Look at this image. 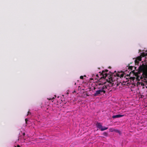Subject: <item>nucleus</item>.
<instances>
[{"label":"nucleus","mask_w":147,"mask_h":147,"mask_svg":"<svg viewBox=\"0 0 147 147\" xmlns=\"http://www.w3.org/2000/svg\"><path fill=\"white\" fill-rule=\"evenodd\" d=\"M100 86L97 87V88L99 89L96 91V92L93 95L94 96H100L106 92L105 90L107 88L106 86L101 84H99V86Z\"/></svg>","instance_id":"nucleus-1"},{"label":"nucleus","mask_w":147,"mask_h":147,"mask_svg":"<svg viewBox=\"0 0 147 147\" xmlns=\"http://www.w3.org/2000/svg\"><path fill=\"white\" fill-rule=\"evenodd\" d=\"M108 70L106 69L105 70V71H103L102 72V73H101V74L102 75L103 77H102L105 79V78L107 76L108 74L105 73V72H108Z\"/></svg>","instance_id":"nucleus-2"},{"label":"nucleus","mask_w":147,"mask_h":147,"mask_svg":"<svg viewBox=\"0 0 147 147\" xmlns=\"http://www.w3.org/2000/svg\"><path fill=\"white\" fill-rule=\"evenodd\" d=\"M96 127L98 128L100 130H101L102 127V124L100 123L97 122L96 123Z\"/></svg>","instance_id":"nucleus-3"},{"label":"nucleus","mask_w":147,"mask_h":147,"mask_svg":"<svg viewBox=\"0 0 147 147\" xmlns=\"http://www.w3.org/2000/svg\"><path fill=\"white\" fill-rule=\"evenodd\" d=\"M124 116L123 115H113L112 116V117L113 118H120Z\"/></svg>","instance_id":"nucleus-4"},{"label":"nucleus","mask_w":147,"mask_h":147,"mask_svg":"<svg viewBox=\"0 0 147 147\" xmlns=\"http://www.w3.org/2000/svg\"><path fill=\"white\" fill-rule=\"evenodd\" d=\"M142 60V58L141 56L138 57L135 61L136 63H138V61H140Z\"/></svg>","instance_id":"nucleus-5"},{"label":"nucleus","mask_w":147,"mask_h":147,"mask_svg":"<svg viewBox=\"0 0 147 147\" xmlns=\"http://www.w3.org/2000/svg\"><path fill=\"white\" fill-rule=\"evenodd\" d=\"M108 128V127H102L100 130L101 131H104V130H106Z\"/></svg>","instance_id":"nucleus-6"},{"label":"nucleus","mask_w":147,"mask_h":147,"mask_svg":"<svg viewBox=\"0 0 147 147\" xmlns=\"http://www.w3.org/2000/svg\"><path fill=\"white\" fill-rule=\"evenodd\" d=\"M124 75V74L122 73V72H121V74L120 75V78H123Z\"/></svg>","instance_id":"nucleus-7"},{"label":"nucleus","mask_w":147,"mask_h":147,"mask_svg":"<svg viewBox=\"0 0 147 147\" xmlns=\"http://www.w3.org/2000/svg\"><path fill=\"white\" fill-rule=\"evenodd\" d=\"M129 64L128 65V66H129L128 68H129V69H130V70H131L133 69L132 68H133V67L132 66H129Z\"/></svg>","instance_id":"nucleus-8"},{"label":"nucleus","mask_w":147,"mask_h":147,"mask_svg":"<svg viewBox=\"0 0 147 147\" xmlns=\"http://www.w3.org/2000/svg\"><path fill=\"white\" fill-rule=\"evenodd\" d=\"M121 74V72H118L117 74V77H120V75Z\"/></svg>","instance_id":"nucleus-9"},{"label":"nucleus","mask_w":147,"mask_h":147,"mask_svg":"<svg viewBox=\"0 0 147 147\" xmlns=\"http://www.w3.org/2000/svg\"><path fill=\"white\" fill-rule=\"evenodd\" d=\"M141 56H142V57H144V56H145V53H142L141 54Z\"/></svg>","instance_id":"nucleus-10"},{"label":"nucleus","mask_w":147,"mask_h":147,"mask_svg":"<svg viewBox=\"0 0 147 147\" xmlns=\"http://www.w3.org/2000/svg\"><path fill=\"white\" fill-rule=\"evenodd\" d=\"M105 136H107V134L106 132H104L103 134Z\"/></svg>","instance_id":"nucleus-11"},{"label":"nucleus","mask_w":147,"mask_h":147,"mask_svg":"<svg viewBox=\"0 0 147 147\" xmlns=\"http://www.w3.org/2000/svg\"><path fill=\"white\" fill-rule=\"evenodd\" d=\"M55 98L54 97H53V98H48V99H49V100H52L53 99H54Z\"/></svg>","instance_id":"nucleus-12"},{"label":"nucleus","mask_w":147,"mask_h":147,"mask_svg":"<svg viewBox=\"0 0 147 147\" xmlns=\"http://www.w3.org/2000/svg\"><path fill=\"white\" fill-rule=\"evenodd\" d=\"M80 78L81 79H84V77L83 76H81L80 77Z\"/></svg>","instance_id":"nucleus-13"},{"label":"nucleus","mask_w":147,"mask_h":147,"mask_svg":"<svg viewBox=\"0 0 147 147\" xmlns=\"http://www.w3.org/2000/svg\"><path fill=\"white\" fill-rule=\"evenodd\" d=\"M110 131H111V132H112L113 131V129L112 128H110Z\"/></svg>","instance_id":"nucleus-14"},{"label":"nucleus","mask_w":147,"mask_h":147,"mask_svg":"<svg viewBox=\"0 0 147 147\" xmlns=\"http://www.w3.org/2000/svg\"><path fill=\"white\" fill-rule=\"evenodd\" d=\"M31 114V113L29 111H28V114L27 115H28L29 114Z\"/></svg>","instance_id":"nucleus-15"},{"label":"nucleus","mask_w":147,"mask_h":147,"mask_svg":"<svg viewBox=\"0 0 147 147\" xmlns=\"http://www.w3.org/2000/svg\"><path fill=\"white\" fill-rule=\"evenodd\" d=\"M28 121V119H25V121H26V123H27V121Z\"/></svg>","instance_id":"nucleus-16"},{"label":"nucleus","mask_w":147,"mask_h":147,"mask_svg":"<svg viewBox=\"0 0 147 147\" xmlns=\"http://www.w3.org/2000/svg\"><path fill=\"white\" fill-rule=\"evenodd\" d=\"M140 67V69H143V67Z\"/></svg>","instance_id":"nucleus-17"},{"label":"nucleus","mask_w":147,"mask_h":147,"mask_svg":"<svg viewBox=\"0 0 147 147\" xmlns=\"http://www.w3.org/2000/svg\"><path fill=\"white\" fill-rule=\"evenodd\" d=\"M23 135L24 136L25 135V133H24L23 134Z\"/></svg>","instance_id":"nucleus-18"},{"label":"nucleus","mask_w":147,"mask_h":147,"mask_svg":"<svg viewBox=\"0 0 147 147\" xmlns=\"http://www.w3.org/2000/svg\"><path fill=\"white\" fill-rule=\"evenodd\" d=\"M17 147H20V146L19 145H18Z\"/></svg>","instance_id":"nucleus-19"},{"label":"nucleus","mask_w":147,"mask_h":147,"mask_svg":"<svg viewBox=\"0 0 147 147\" xmlns=\"http://www.w3.org/2000/svg\"><path fill=\"white\" fill-rule=\"evenodd\" d=\"M96 77H98V74H96Z\"/></svg>","instance_id":"nucleus-20"},{"label":"nucleus","mask_w":147,"mask_h":147,"mask_svg":"<svg viewBox=\"0 0 147 147\" xmlns=\"http://www.w3.org/2000/svg\"><path fill=\"white\" fill-rule=\"evenodd\" d=\"M111 80L112 81H113V80H112V78H111Z\"/></svg>","instance_id":"nucleus-21"},{"label":"nucleus","mask_w":147,"mask_h":147,"mask_svg":"<svg viewBox=\"0 0 147 147\" xmlns=\"http://www.w3.org/2000/svg\"><path fill=\"white\" fill-rule=\"evenodd\" d=\"M76 83H75V85H76Z\"/></svg>","instance_id":"nucleus-22"},{"label":"nucleus","mask_w":147,"mask_h":147,"mask_svg":"<svg viewBox=\"0 0 147 147\" xmlns=\"http://www.w3.org/2000/svg\"><path fill=\"white\" fill-rule=\"evenodd\" d=\"M95 89V88H94V89Z\"/></svg>","instance_id":"nucleus-23"},{"label":"nucleus","mask_w":147,"mask_h":147,"mask_svg":"<svg viewBox=\"0 0 147 147\" xmlns=\"http://www.w3.org/2000/svg\"><path fill=\"white\" fill-rule=\"evenodd\" d=\"M15 147H16V146H15Z\"/></svg>","instance_id":"nucleus-24"}]
</instances>
